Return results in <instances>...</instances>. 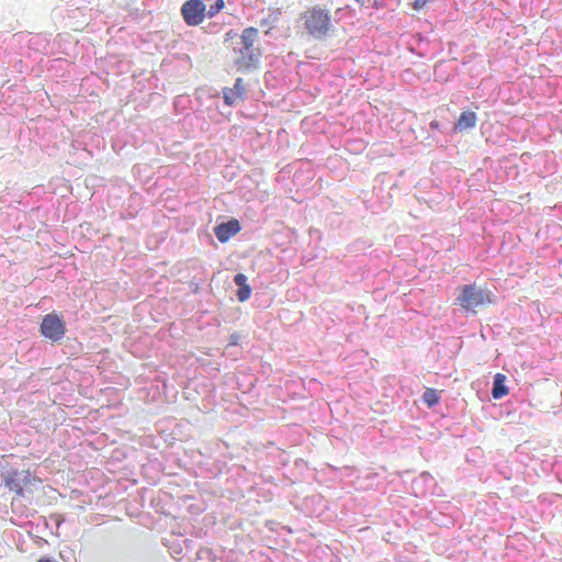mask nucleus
Wrapping results in <instances>:
<instances>
[{"instance_id": "obj_4", "label": "nucleus", "mask_w": 562, "mask_h": 562, "mask_svg": "<svg viewBox=\"0 0 562 562\" xmlns=\"http://www.w3.org/2000/svg\"><path fill=\"white\" fill-rule=\"evenodd\" d=\"M41 484L42 480L30 471L19 472L18 470H12L3 475L4 487L12 492L16 498L24 497V487Z\"/></svg>"}, {"instance_id": "obj_13", "label": "nucleus", "mask_w": 562, "mask_h": 562, "mask_svg": "<svg viewBox=\"0 0 562 562\" xmlns=\"http://www.w3.org/2000/svg\"><path fill=\"white\" fill-rule=\"evenodd\" d=\"M224 5H225L224 0H215L214 3L210 4L209 10H207V15L210 18L215 16L218 12H221V10L224 8Z\"/></svg>"}, {"instance_id": "obj_6", "label": "nucleus", "mask_w": 562, "mask_h": 562, "mask_svg": "<svg viewBox=\"0 0 562 562\" xmlns=\"http://www.w3.org/2000/svg\"><path fill=\"white\" fill-rule=\"evenodd\" d=\"M206 5L202 0H188L181 7V15L189 26L200 25L205 18Z\"/></svg>"}, {"instance_id": "obj_10", "label": "nucleus", "mask_w": 562, "mask_h": 562, "mask_svg": "<svg viewBox=\"0 0 562 562\" xmlns=\"http://www.w3.org/2000/svg\"><path fill=\"white\" fill-rule=\"evenodd\" d=\"M234 282L238 286L236 296L239 302H245L250 297L251 288L247 283V277L244 273H237L234 277Z\"/></svg>"}, {"instance_id": "obj_14", "label": "nucleus", "mask_w": 562, "mask_h": 562, "mask_svg": "<svg viewBox=\"0 0 562 562\" xmlns=\"http://www.w3.org/2000/svg\"><path fill=\"white\" fill-rule=\"evenodd\" d=\"M430 0H414L413 2V9L418 11L423 9Z\"/></svg>"}, {"instance_id": "obj_1", "label": "nucleus", "mask_w": 562, "mask_h": 562, "mask_svg": "<svg viewBox=\"0 0 562 562\" xmlns=\"http://www.w3.org/2000/svg\"><path fill=\"white\" fill-rule=\"evenodd\" d=\"M300 20L303 32L315 40H324L335 31L330 10L321 5L307 8Z\"/></svg>"}, {"instance_id": "obj_9", "label": "nucleus", "mask_w": 562, "mask_h": 562, "mask_svg": "<svg viewBox=\"0 0 562 562\" xmlns=\"http://www.w3.org/2000/svg\"><path fill=\"white\" fill-rule=\"evenodd\" d=\"M477 122V115L474 111H463L459 115L457 122L454 123V132H463L470 128L475 127Z\"/></svg>"}, {"instance_id": "obj_3", "label": "nucleus", "mask_w": 562, "mask_h": 562, "mask_svg": "<svg viewBox=\"0 0 562 562\" xmlns=\"http://www.w3.org/2000/svg\"><path fill=\"white\" fill-rule=\"evenodd\" d=\"M457 303L464 310L476 313V310L493 303V295L488 290L480 289L475 284L461 288Z\"/></svg>"}, {"instance_id": "obj_5", "label": "nucleus", "mask_w": 562, "mask_h": 562, "mask_svg": "<svg viewBox=\"0 0 562 562\" xmlns=\"http://www.w3.org/2000/svg\"><path fill=\"white\" fill-rule=\"evenodd\" d=\"M42 336L52 340L59 341L66 334V325L64 319L57 313L45 315L40 325Z\"/></svg>"}, {"instance_id": "obj_16", "label": "nucleus", "mask_w": 562, "mask_h": 562, "mask_svg": "<svg viewBox=\"0 0 562 562\" xmlns=\"http://www.w3.org/2000/svg\"><path fill=\"white\" fill-rule=\"evenodd\" d=\"M234 35H235V34H233V31H229V32H227V33H226V36H227V37H233Z\"/></svg>"}, {"instance_id": "obj_7", "label": "nucleus", "mask_w": 562, "mask_h": 562, "mask_svg": "<svg viewBox=\"0 0 562 562\" xmlns=\"http://www.w3.org/2000/svg\"><path fill=\"white\" fill-rule=\"evenodd\" d=\"M246 94V87L241 78H237L233 88L223 90L224 103L228 106L234 105L237 101H243Z\"/></svg>"}, {"instance_id": "obj_15", "label": "nucleus", "mask_w": 562, "mask_h": 562, "mask_svg": "<svg viewBox=\"0 0 562 562\" xmlns=\"http://www.w3.org/2000/svg\"><path fill=\"white\" fill-rule=\"evenodd\" d=\"M430 128L431 130H439L440 128V123L436 120L431 121L430 124H429Z\"/></svg>"}, {"instance_id": "obj_8", "label": "nucleus", "mask_w": 562, "mask_h": 562, "mask_svg": "<svg viewBox=\"0 0 562 562\" xmlns=\"http://www.w3.org/2000/svg\"><path fill=\"white\" fill-rule=\"evenodd\" d=\"M240 224L236 218L228 222L221 223L214 228V234L221 243L227 241L231 237L235 236L240 231Z\"/></svg>"}, {"instance_id": "obj_2", "label": "nucleus", "mask_w": 562, "mask_h": 562, "mask_svg": "<svg viewBox=\"0 0 562 562\" xmlns=\"http://www.w3.org/2000/svg\"><path fill=\"white\" fill-rule=\"evenodd\" d=\"M258 30L249 26L240 35V47L235 49V64L239 70H248L255 67L261 55L260 48L255 44L258 40Z\"/></svg>"}, {"instance_id": "obj_12", "label": "nucleus", "mask_w": 562, "mask_h": 562, "mask_svg": "<svg viewBox=\"0 0 562 562\" xmlns=\"http://www.w3.org/2000/svg\"><path fill=\"white\" fill-rule=\"evenodd\" d=\"M423 401L428 407L437 405L440 401L438 391L435 389H426V391L423 394Z\"/></svg>"}, {"instance_id": "obj_11", "label": "nucleus", "mask_w": 562, "mask_h": 562, "mask_svg": "<svg viewBox=\"0 0 562 562\" xmlns=\"http://www.w3.org/2000/svg\"><path fill=\"white\" fill-rule=\"evenodd\" d=\"M505 375L497 373L494 378L492 395L494 398H502L508 394V387L505 385Z\"/></svg>"}]
</instances>
